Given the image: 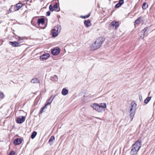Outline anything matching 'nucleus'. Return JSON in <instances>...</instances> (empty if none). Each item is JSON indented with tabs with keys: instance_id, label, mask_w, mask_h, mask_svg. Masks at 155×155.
I'll return each instance as SVG.
<instances>
[{
	"instance_id": "1",
	"label": "nucleus",
	"mask_w": 155,
	"mask_h": 155,
	"mask_svg": "<svg viewBox=\"0 0 155 155\" xmlns=\"http://www.w3.org/2000/svg\"><path fill=\"white\" fill-rule=\"evenodd\" d=\"M141 140L137 141L132 145L130 154L131 155H134L137 153L139 150L141 146Z\"/></svg>"
},
{
	"instance_id": "2",
	"label": "nucleus",
	"mask_w": 155,
	"mask_h": 155,
	"mask_svg": "<svg viewBox=\"0 0 155 155\" xmlns=\"http://www.w3.org/2000/svg\"><path fill=\"white\" fill-rule=\"evenodd\" d=\"M104 41V39L102 37H101L97 39L94 43L91 45V50L94 51L99 48Z\"/></svg>"
},
{
	"instance_id": "3",
	"label": "nucleus",
	"mask_w": 155,
	"mask_h": 155,
	"mask_svg": "<svg viewBox=\"0 0 155 155\" xmlns=\"http://www.w3.org/2000/svg\"><path fill=\"white\" fill-rule=\"evenodd\" d=\"M61 29V27L60 25H57L52 30L51 33L52 35L54 37H56L58 34L60 32Z\"/></svg>"
},
{
	"instance_id": "4",
	"label": "nucleus",
	"mask_w": 155,
	"mask_h": 155,
	"mask_svg": "<svg viewBox=\"0 0 155 155\" xmlns=\"http://www.w3.org/2000/svg\"><path fill=\"white\" fill-rule=\"evenodd\" d=\"M137 104L134 101L131 102L130 106L129 107L130 110L131 111L135 112L137 109Z\"/></svg>"
},
{
	"instance_id": "5",
	"label": "nucleus",
	"mask_w": 155,
	"mask_h": 155,
	"mask_svg": "<svg viewBox=\"0 0 155 155\" xmlns=\"http://www.w3.org/2000/svg\"><path fill=\"white\" fill-rule=\"evenodd\" d=\"M60 49L58 47H56L51 50L52 54L54 55H58L60 52Z\"/></svg>"
},
{
	"instance_id": "6",
	"label": "nucleus",
	"mask_w": 155,
	"mask_h": 155,
	"mask_svg": "<svg viewBox=\"0 0 155 155\" xmlns=\"http://www.w3.org/2000/svg\"><path fill=\"white\" fill-rule=\"evenodd\" d=\"M93 109L99 112H101L102 110L101 108V106L97 104H94L91 106Z\"/></svg>"
},
{
	"instance_id": "7",
	"label": "nucleus",
	"mask_w": 155,
	"mask_h": 155,
	"mask_svg": "<svg viewBox=\"0 0 155 155\" xmlns=\"http://www.w3.org/2000/svg\"><path fill=\"white\" fill-rule=\"evenodd\" d=\"M25 120V117L23 116H22L18 117L16 121L18 123L21 124L23 123Z\"/></svg>"
},
{
	"instance_id": "8",
	"label": "nucleus",
	"mask_w": 155,
	"mask_h": 155,
	"mask_svg": "<svg viewBox=\"0 0 155 155\" xmlns=\"http://www.w3.org/2000/svg\"><path fill=\"white\" fill-rule=\"evenodd\" d=\"M50 56V54L49 53H45L43 54L40 57V59L41 60H45L48 58Z\"/></svg>"
},
{
	"instance_id": "9",
	"label": "nucleus",
	"mask_w": 155,
	"mask_h": 155,
	"mask_svg": "<svg viewBox=\"0 0 155 155\" xmlns=\"http://www.w3.org/2000/svg\"><path fill=\"white\" fill-rule=\"evenodd\" d=\"M110 26L113 28L114 27L115 28H117L119 26V23L115 21H113L111 23Z\"/></svg>"
},
{
	"instance_id": "10",
	"label": "nucleus",
	"mask_w": 155,
	"mask_h": 155,
	"mask_svg": "<svg viewBox=\"0 0 155 155\" xmlns=\"http://www.w3.org/2000/svg\"><path fill=\"white\" fill-rule=\"evenodd\" d=\"M22 139L17 138L14 140V143L15 145H18L21 143Z\"/></svg>"
},
{
	"instance_id": "11",
	"label": "nucleus",
	"mask_w": 155,
	"mask_h": 155,
	"mask_svg": "<svg viewBox=\"0 0 155 155\" xmlns=\"http://www.w3.org/2000/svg\"><path fill=\"white\" fill-rule=\"evenodd\" d=\"M84 24L87 27H89L91 25V21L89 20H85L84 21Z\"/></svg>"
},
{
	"instance_id": "12",
	"label": "nucleus",
	"mask_w": 155,
	"mask_h": 155,
	"mask_svg": "<svg viewBox=\"0 0 155 155\" xmlns=\"http://www.w3.org/2000/svg\"><path fill=\"white\" fill-rule=\"evenodd\" d=\"M55 97V95H52L47 100L46 103L48 104L49 105L52 102L53 99H54Z\"/></svg>"
},
{
	"instance_id": "13",
	"label": "nucleus",
	"mask_w": 155,
	"mask_h": 155,
	"mask_svg": "<svg viewBox=\"0 0 155 155\" xmlns=\"http://www.w3.org/2000/svg\"><path fill=\"white\" fill-rule=\"evenodd\" d=\"M9 44L14 47H16L20 46L19 43L16 41H10L9 42Z\"/></svg>"
},
{
	"instance_id": "14",
	"label": "nucleus",
	"mask_w": 155,
	"mask_h": 155,
	"mask_svg": "<svg viewBox=\"0 0 155 155\" xmlns=\"http://www.w3.org/2000/svg\"><path fill=\"white\" fill-rule=\"evenodd\" d=\"M124 2V0H120L119 2L115 5V7L116 8H117L120 7L121 5H122Z\"/></svg>"
},
{
	"instance_id": "15",
	"label": "nucleus",
	"mask_w": 155,
	"mask_h": 155,
	"mask_svg": "<svg viewBox=\"0 0 155 155\" xmlns=\"http://www.w3.org/2000/svg\"><path fill=\"white\" fill-rule=\"evenodd\" d=\"M135 111H129L130 116L131 118V121L132 120L135 114Z\"/></svg>"
},
{
	"instance_id": "16",
	"label": "nucleus",
	"mask_w": 155,
	"mask_h": 155,
	"mask_svg": "<svg viewBox=\"0 0 155 155\" xmlns=\"http://www.w3.org/2000/svg\"><path fill=\"white\" fill-rule=\"evenodd\" d=\"M14 5H12L9 9V12H13L16 11Z\"/></svg>"
},
{
	"instance_id": "17",
	"label": "nucleus",
	"mask_w": 155,
	"mask_h": 155,
	"mask_svg": "<svg viewBox=\"0 0 155 155\" xmlns=\"http://www.w3.org/2000/svg\"><path fill=\"white\" fill-rule=\"evenodd\" d=\"M39 80L36 78H33L31 81V82L33 83H38L39 82Z\"/></svg>"
},
{
	"instance_id": "18",
	"label": "nucleus",
	"mask_w": 155,
	"mask_h": 155,
	"mask_svg": "<svg viewBox=\"0 0 155 155\" xmlns=\"http://www.w3.org/2000/svg\"><path fill=\"white\" fill-rule=\"evenodd\" d=\"M45 20L44 18H41L38 19V25L40 24H43L44 23Z\"/></svg>"
},
{
	"instance_id": "19",
	"label": "nucleus",
	"mask_w": 155,
	"mask_h": 155,
	"mask_svg": "<svg viewBox=\"0 0 155 155\" xmlns=\"http://www.w3.org/2000/svg\"><path fill=\"white\" fill-rule=\"evenodd\" d=\"M62 94L63 95H66L68 93V91L65 88H64L62 91Z\"/></svg>"
},
{
	"instance_id": "20",
	"label": "nucleus",
	"mask_w": 155,
	"mask_h": 155,
	"mask_svg": "<svg viewBox=\"0 0 155 155\" xmlns=\"http://www.w3.org/2000/svg\"><path fill=\"white\" fill-rule=\"evenodd\" d=\"M55 137L53 136H52L50 138L48 141V143L51 145L52 144L53 141L54 140Z\"/></svg>"
},
{
	"instance_id": "21",
	"label": "nucleus",
	"mask_w": 155,
	"mask_h": 155,
	"mask_svg": "<svg viewBox=\"0 0 155 155\" xmlns=\"http://www.w3.org/2000/svg\"><path fill=\"white\" fill-rule=\"evenodd\" d=\"M50 79L52 81H56L58 80V76L56 75H54L53 77H51Z\"/></svg>"
},
{
	"instance_id": "22",
	"label": "nucleus",
	"mask_w": 155,
	"mask_h": 155,
	"mask_svg": "<svg viewBox=\"0 0 155 155\" xmlns=\"http://www.w3.org/2000/svg\"><path fill=\"white\" fill-rule=\"evenodd\" d=\"M148 7V5L146 2H144L142 6V8L145 9Z\"/></svg>"
},
{
	"instance_id": "23",
	"label": "nucleus",
	"mask_w": 155,
	"mask_h": 155,
	"mask_svg": "<svg viewBox=\"0 0 155 155\" xmlns=\"http://www.w3.org/2000/svg\"><path fill=\"white\" fill-rule=\"evenodd\" d=\"M151 98V97H147L144 100V102L145 104H147L148 103V102L150 101Z\"/></svg>"
},
{
	"instance_id": "24",
	"label": "nucleus",
	"mask_w": 155,
	"mask_h": 155,
	"mask_svg": "<svg viewBox=\"0 0 155 155\" xmlns=\"http://www.w3.org/2000/svg\"><path fill=\"white\" fill-rule=\"evenodd\" d=\"M37 134V133L36 131H34L33 132V133H32L31 136V139H34L36 136V135Z\"/></svg>"
},
{
	"instance_id": "25",
	"label": "nucleus",
	"mask_w": 155,
	"mask_h": 155,
	"mask_svg": "<svg viewBox=\"0 0 155 155\" xmlns=\"http://www.w3.org/2000/svg\"><path fill=\"white\" fill-rule=\"evenodd\" d=\"M142 17H140L138 18L135 21V23L137 24H138L139 22L141 20Z\"/></svg>"
},
{
	"instance_id": "26",
	"label": "nucleus",
	"mask_w": 155,
	"mask_h": 155,
	"mask_svg": "<svg viewBox=\"0 0 155 155\" xmlns=\"http://www.w3.org/2000/svg\"><path fill=\"white\" fill-rule=\"evenodd\" d=\"M19 10L23 6V5L21 3H19L16 4Z\"/></svg>"
},
{
	"instance_id": "27",
	"label": "nucleus",
	"mask_w": 155,
	"mask_h": 155,
	"mask_svg": "<svg viewBox=\"0 0 155 155\" xmlns=\"http://www.w3.org/2000/svg\"><path fill=\"white\" fill-rule=\"evenodd\" d=\"M53 7L51 5H50L49 6V10L51 12H53L54 10L57 11H59V10H58L56 9H54L53 8Z\"/></svg>"
},
{
	"instance_id": "28",
	"label": "nucleus",
	"mask_w": 155,
	"mask_h": 155,
	"mask_svg": "<svg viewBox=\"0 0 155 155\" xmlns=\"http://www.w3.org/2000/svg\"><path fill=\"white\" fill-rule=\"evenodd\" d=\"M48 105H49L48 104H47L46 103L45 105L43 107H42L41 108V110L40 111V113H42V112H43V110H44V109L45 108H47V106Z\"/></svg>"
},
{
	"instance_id": "29",
	"label": "nucleus",
	"mask_w": 155,
	"mask_h": 155,
	"mask_svg": "<svg viewBox=\"0 0 155 155\" xmlns=\"http://www.w3.org/2000/svg\"><path fill=\"white\" fill-rule=\"evenodd\" d=\"M101 106V108H105L106 107V104L105 103H101V104L100 105Z\"/></svg>"
},
{
	"instance_id": "30",
	"label": "nucleus",
	"mask_w": 155,
	"mask_h": 155,
	"mask_svg": "<svg viewBox=\"0 0 155 155\" xmlns=\"http://www.w3.org/2000/svg\"><path fill=\"white\" fill-rule=\"evenodd\" d=\"M90 16V13L85 16H81V17L85 19L88 18Z\"/></svg>"
},
{
	"instance_id": "31",
	"label": "nucleus",
	"mask_w": 155,
	"mask_h": 155,
	"mask_svg": "<svg viewBox=\"0 0 155 155\" xmlns=\"http://www.w3.org/2000/svg\"><path fill=\"white\" fill-rule=\"evenodd\" d=\"M148 28L147 27H146L144 29H143L142 31V33L143 34V35H144L145 33V32L147 31V30ZM143 36H144V35H143Z\"/></svg>"
},
{
	"instance_id": "32",
	"label": "nucleus",
	"mask_w": 155,
	"mask_h": 155,
	"mask_svg": "<svg viewBox=\"0 0 155 155\" xmlns=\"http://www.w3.org/2000/svg\"><path fill=\"white\" fill-rule=\"evenodd\" d=\"M15 152L14 151H12L10 152L9 153V155H15Z\"/></svg>"
},
{
	"instance_id": "33",
	"label": "nucleus",
	"mask_w": 155,
	"mask_h": 155,
	"mask_svg": "<svg viewBox=\"0 0 155 155\" xmlns=\"http://www.w3.org/2000/svg\"><path fill=\"white\" fill-rule=\"evenodd\" d=\"M53 8L54 9H56L57 10L58 9V4L57 3H55V5H54L53 6Z\"/></svg>"
},
{
	"instance_id": "34",
	"label": "nucleus",
	"mask_w": 155,
	"mask_h": 155,
	"mask_svg": "<svg viewBox=\"0 0 155 155\" xmlns=\"http://www.w3.org/2000/svg\"><path fill=\"white\" fill-rule=\"evenodd\" d=\"M4 97V95L2 92H0V97L3 98Z\"/></svg>"
},
{
	"instance_id": "35",
	"label": "nucleus",
	"mask_w": 155,
	"mask_h": 155,
	"mask_svg": "<svg viewBox=\"0 0 155 155\" xmlns=\"http://www.w3.org/2000/svg\"><path fill=\"white\" fill-rule=\"evenodd\" d=\"M51 12L50 11H48L46 12V15L47 16H49L50 15Z\"/></svg>"
},
{
	"instance_id": "36",
	"label": "nucleus",
	"mask_w": 155,
	"mask_h": 155,
	"mask_svg": "<svg viewBox=\"0 0 155 155\" xmlns=\"http://www.w3.org/2000/svg\"><path fill=\"white\" fill-rule=\"evenodd\" d=\"M14 5L15 6V9L16 11L18 10L19 9L17 7V6L16 5Z\"/></svg>"
},
{
	"instance_id": "37",
	"label": "nucleus",
	"mask_w": 155,
	"mask_h": 155,
	"mask_svg": "<svg viewBox=\"0 0 155 155\" xmlns=\"http://www.w3.org/2000/svg\"><path fill=\"white\" fill-rule=\"evenodd\" d=\"M139 99L140 101H142V97L141 95H140L139 96Z\"/></svg>"
},
{
	"instance_id": "38",
	"label": "nucleus",
	"mask_w": 155,
	"mask_h": 155,
	"mask_svg": "<svg viewBox=\"0 0 155 155\" xmlns=\"http://www.w3.org/2000/svg\"><path fill=\"white\" fill-rule=\"evenodd\" d=\"M23 40V39H22V38L20 37H18V40L19 41H21V40Z\"/></svg>"
}]
</instances>
